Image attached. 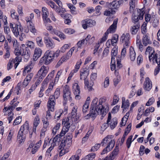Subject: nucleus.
Returning a JSON list of instances; mask_svg holds the SVG:
<instances>
[{
  "label": "nucleus",
  "instance_id": "nucleus-1",
  "mask_svg": "<svg viewBox=\"0 0 160 160\" xmlns=\"http://www.w3.org/2000/svg\"><path fill=\"white\" fill-rule=\"evenodd\" d=\"M106 98L105 97L100 98L99 100V102L97 104L98 99L97 98H95L92 101L90 113L88 116L94 118L98 114L102 115V116L106 115L108 111V104L106 102Z\"/></svg>",
  "mask_w": 160,
  "mask_h": 160
},
{
  "label": "nucleus",
  "instance_id": "nucleus-2",
  "mask_svg": "<svg viewBox=\"0 0 160 160\" xmlns=\"http://www.w3.org/2000/svg\"><path fill=\"white\" fill-rule=\"evenodd\" d=\"M28 129L29 124L26 121L23 125L21 127L18 134L17 141L19 144H23L25 141Z\"/></svg>",
  "mask_w": 160,
  "mask_h": 160
},
{
  "label": "nucleus",
  "instance_id": "nucleus-3",
  "mask_svg": "<svg viewBox=\"0 0 160 160\" xmlns=\"http://www.w3.org/2000/svg\"><path fill=\"white\" fill-rule=\"evenodd\" d=\"M145 53L149 54V60L150 62H153L159 58L160 59V52H158L155 53L153 49L150 47L148 46L147 48Z\"/></svg>",
  "mask_w": 160,
  "mask_h": 160
},
{
  "label": "nucleus",
  "instance_id": "nucleus-4",
  "mask_svg": "<svg viewBox=\"0 0 160 160\" xmlns=\"http://www.w3.org/2000/svg\"><path fill=\"white\" fill-rule=\"evenodd\" d=\"M63 106L66 105L68 101L70 102L72 101V98L69 87L67 85L64 86L63 88Z\"/></svg>",
  "mask_w": 160,
  "mask_h": 160
},
{
  "label": "nucleus",
  "instance_id": "nucleus-5",
  "mask_svg": "<svg viewBox=\"0 0 160 160\" xmlns=\"http://www.w3.org/2000/svg\"><path fill=\"white\" fill-rule=\"evenodd\" d=\"M60 50L58 49L56 52L48 50L44 54L45 57L46 58V63L49 64L54 58H57L59 55Z\"/></svg>",
  "mask_w": 160,
  "mask_h": 160
},
{
  "label": "nucleus",
  "instance_id": "nucleus-6",
  "mask_svg": "<svg viewBox=\"0 0 160 160\" xmlns=\"http://www.w3.org/2000/svg\"><path fill=\"white\" fill-rule=\"evenodd\" d=\"M118 20V18H116L114 20L113 24L107 30L106 32L104 33V36L101 39L100 41L101 43H102L105 41V40L107 39L109 33H113L115 32V30L117 28V24Z\"/></svg>",
  "mask_w": 160,
  "mask_h": 160
},
{
  "label": "nucleus",
  "instance_id": "nucleus-7",
  "mask_svg": "<svg viewBox=\"0 0 160 160\" xmlns=\"http://www.w3.org/2000/svg\"><path fill=\"white\" fill-rule=\"evenodd\" d=\"M137 12V15L135 14L132 17V21L134 23V24H139V21L140 19L142 20L143 19V15L145 13V12L143 9L138 10Z\"/></svg>",
  "mask_w": 160,
  "mask_h": 160
},
{
  "label": "nucleus",
  "instance_id": "nucleus-8",
  "mask_svg": "<svg viewBox=\"0 0 160 160\" xmlns=\"http://www.w3.org/2000/svg\"><path fill=\"white\" fill-rule=\"evenodd\" d=\"M21 61V58L18 57L14 59L11 58L9 59V62L7 64V69L8 70H10L12 67V64L15 63V68L16 69L19 64V62Z\"/></svg>",
  "mask_w": 160,
  "mask_h": 160
},
{
  "label": "nucleus",
  "instance_id": "nucleus-9",
  "mask_svg": "<svg viewBox=\"0 0 160 160\" xmlns=\"http://www.w3.org/2000/svg\"><path fill=\"white\" fill-rule=\"evenodd\" d=\"M130 36L128 33L123 34L120 38V42L123 44L124 47H128L130 43Z\"/></svg>",
  "mask_w": 160,
  "mask_h": 160
},
{
  "label": "nucleus",
  "instance_id": "nucleus-10",
  "mask_svg": "<svg viewBox=\"0 0 160 160\" xmlns=\"http://www.w3.org/2000/svg\"><path fill=\"white\" fill-rule=\"evenodd\" d=\"M10 27L12 28V32L14 36L17 37L21 32H22L21 29V26L20 25L13 24L12 23L10 24Z\"/></svg>",
  "mask_w": 160,
  "mask_h": 160
},
{
  "label": "nucleus",
  "instance_id": "nucleus-11",
  "mask_svg": "<svg viewBox=\"0 0 160 160\" xmlns=\"http://www.w3.org/2000/svg\"><path fill=\"white\" fill-rule=\"evenodd\" d=\"M49 70V68L44 66H42L36 75L37 77L43 78L46 75Z\"/></svg>",
  "mask_w": 160,
  "mask_h": 160
},
{
  "label": "nucleus",
  "instance_id": "nucleus-12",
  "mask_svg": "<svg viewBox=\"0 0 160 160\" xmlns=\"http://www.w3.org/2000/svg\"><path fill=\"white\" fill-rule=\"evenodd\" d=\"M82 27L84 29H86L88 27H92L96 24V22L91 19H85L82 21Z\"/></svg>",
  "mask_w": 160,
  "mask_h": 160
},
{
  "label": "nucleus",
  "instance_id": "nucleus-13",
  "mask_svg": "<svg viewBox=\"0 0 160 160\" xmlns=\"http://www.w3.org/2000/svg\"><path fill=\"white\" fill-rule=\"evenodd\" d=\"M74 47L71 48L67 54L63 56L61 58L60 60L58 62L57 64L59 65H60L63 62H65L68 60L71 57L72 53L74 51Z\"/></svg>",
  "mask_w": 160,
  "mask_h": 160
},
{
  "label": "nucleus",
  "instance_id": "nucleus-14",
  "mask_svg": "<svg viewBox=\"0 0 160 160\" xmlns=\"http://www.w3.org/2000/svg\"><path fill=\"white\" fill-rule=\"evenodd\" d=\"M55 104V99L53 98V96H50L47 105L48 109L51 110V112H53L54 110Z\"/></svg>",
  "mask_w": 160,
  "mask_h": 160
},
{
  "label": "nucleus",
  "instance_id": "nucleus-15",
  "mask_svg": "<svg viewBox=\"0 0 160 160\" xmlns=\"http://www.w3.org/2000/svg\"><path fill=\"white\" fill-rule=\"evenodd\" d=\"M115 145V142L114 140L110 141L107 145L101 152V154H104L107 152H109L114 147Z\"/></svg>",
  "mask_w": 160,
  "mask_h": 160
},
{
  "label": "nucleus",
  "instance_id": "nucleus-16",
  "mask_svg": "<svg viewBox=\"0 0 160 160\" xmlns=\"http://www.w3.org/2000/svg\"><path fill=\"white\" fill-rule=\"evenodd\" d=\"M144 89L148 91L150 90L152 87V82L148 77L145 78L143 84Z\"/></svg>",
  "mask_w": 160,
  "mask_h": 160
},
{
  "label": "nucleus",
  "instance_id": "nucleus-17",
  "mask_svg": "<svg viewBox=\"0 0 160 160\" xmlns=\"http://www.w3.org/2000/svg\"><path fill=\"white\" fill-rule=\"evenodd\" d=\"M45 43L48 48L52 49L55 46L54 44L52 42V40L50 37H44Z\"/></svg>",
  "mask_w": 160,
  "mask_h": 160
},
{
  "label": "nucleus",
  "instance_id": "nucleus-18",
  "mask_svg": "<svg viewBox=\"0 0 160 160\" xmlns=\"http://www.w3.org/2000/svg\"><path fill=\"white\" fill-rule=\"evenodd\" d=\"M42 51L39 48H36L33 56V58L34 61L37 60L42 54Z\"/></svg>",
  "mask_w": 160,
  "mask_h": 160
},
{
  "label": "nucleus",
  "instance_id": "nucleus-19",
  "mask_svg": "<svg viewBox=\"0 0 160 160\" xmlns=\"http://www.w3.org/2000/svg\"><path fill=\"white\" fill-rule=\"evenodd\" d=\"M121 2V1L117 0L113 1L110 4L109 7L110 8L114 10L117 9L119 8Z\"/></svg>",
  "mask_w": 160,
  "mask_h": 160
},
{
  "label": "nucleus",
  "instance_id": "nucleus-20",
  "mask_svg": "<svg viewBox=\"0 0 160 160\" xmlns=\"http://www.w3.org/2000/svg\"><path fill=\"white\" fill-rule=\"evenodd\" d=\"M142 42L143 44L145 46L151 44L152 42L150 40V37H149L148 34H144L142 38Z\"/></svg>",
  "mask_w": 160,
  "mask_h": 160
},
{
  "label": "nucleus",
  "instance_id": "nucleus-21",
  "mask_svg": "<svg viewBox=\"0 0 160 160\" xmlns=\"http://www.w3.org/2000/svg\"><path fill=\"white\" fill-rule=\"evenodd\" d=\"M89 69L85 68L83 69L82 71H81L80 75V79L82 80L83 79L87 78L89 74Z\"/></svg>",
  "mask_w": 160,
  "mask_h": 160
},
{
  "label": "nucleus",
  "instance_id": "nucleus-22",
  "mask_svg": "<svg viewBox=\"0 0 160 160\" xmlns=\"http://www.w3.org/2000/svg\"><path fill=\"white\" fill-rule=\"evenodd\" d=\"M151 23L153 27L157 28L159 25V20L155 16H152L151 20Z\"/></svg>",
  "mask_w": 160,
  "mask_h": 160
},
{
  "label": "nucleus",
  "instance_id": "nucleus-23",
  "mask_svg": "<svg viewBox=\"0 0 160 160\" xmlns=\"http://www.w3.org/2000/svg\"><path fill=\"white\" fill-rule=\"evenodd\" d=\"M129 56L132 61H134L136 58V53L134 48L131 47L129 49Z\"/></svg>",
  "mask_w": 160,
  "mask_h": 160
},
{
  "label": "nucleus",
  "instance_id": "nucleus-24",
  "mask_svg": "<svg viewBox=\"0 0 160 160\" xmlns=\"http://www.w3.org/2000/svg\"><path fill=\"white\" fill-rule=\"evenodd\" d=\"M71 122V121H70L68 118L63 119L62 121V124H64L63 128H64V129H67V130L68 131L70 127L72 125V123Z\"/></svg>",
  "mask_w": 160,
  "mask_h": 160
},
{
  "label": "nucleus",
  "instance_id": "nucleus-25",
  "mask_svg": "<svg viewBox=\"0 0 160 160\" xmlns=\"http://www.w3.org/2000/svg\"><path fill=\"white\" fill-rule=\"evenodd\" d=\"M4 49L6 51V52L5 54L4 55V58L5 59L8 58L10 57V52L9 50L10 48L8 46V42L7 41H5V44L4 45Z\"/></svg>",
  "mask_w": 160,
  "mask_h": 160
},
{
  "label": "nucleus",
  "instance_id": "nucleus-26",
  "mask_svg": "<svg viewBox=\"0 0 160 160\" xmlns=\"http://www.w3.org/2000/svg\"><path fill=\"white\" fill-rule=\"evenodd\" d=\"M118 147H116L114 150L111 154L110 156L108 157V160H113L116 157L117 155L118 154Z\"/></svg>",
  "mask_w": 160,
  "mask_h": 160
},
{
  "label": "nucleus",
  "instance_id": "nucleus-27",
  "mask_svg": "<svg viewBox=\"0 0 160 160\" xmlns=\"http://www.w3.org/2000/svg\"><path fill=\"white\" fill-rule=\"evenodd\" d=\"M129 106V102L128 100L127 99L125 100V98L124 97H122V105L121 108H123V110L125 109L128 108Z\"/></svg>",
  "mask_w": 160,
  "mask_h": 160
},
{
  "label": "nucleus",
  "instance_id": "nucleus-28",
  "mask_svg": "<svg viewBox=\"0 0 160 160\" xmlns=\"http://www.w3.org/2000/svg\"><path fill=\"white\" fill-rule=\"evenodd\" d=\"M140 25L139 24H134L131 28V32L132 34H136L138 30Z\"/></svg>",
  "mask_w": 160,
  "mask_h": 160
},
{
  "label": "nucleus",
  "instance_id": "nucleus-29",
  "mask_svg": "<svg viewBox=\"0 0 160 160\" xmlns=\"http://www.w3.org/2000/svg\"><path fill=\"white\" fill-rule=\"evenodd\" d=\"M83 79L84 80L85 88L88 89L89 91H91L92 89V87L93 85V82H91L89 84L87 78Z\"/></svg>",
  "mask_w": 160,
  "mask_h": 160
},
{
  "label": "nucleus",
  "instance_id": "nucleus-30",
  "mask_svg": "<svg viewBox=\"0 0 160 160\" xmlns=\"http://www.w3.org/2000/svg\"><path fill=\"white\" fill-rule=\"evenodd\" d=\"M95 38L94 37H91V36L90 35H88L85 39V43L86 44H92L94 41Z\"/></svg>",
  "mask_w": 160,
  "mask_h": 160
},
{
  "label": "nucleus",
  "instance_id": "nucleus-31",
  "mask_svg": "<svg viewBox=\"0 0 160 160\" xmlns=\"http://www.w3.org/2000/svg\"><path fill=\"white\" fill-rule=\"evenodd\" d=\"M152 62L153 64L156 63L158 64V66L155 68L154 72V75H156L160 70V59L159 58L158 60L154 61V62Z\"/></svg>",
  "mask_w": 160,
  "mask_h": 160
},
{
  "label": "nucleus",
  "instance_id": "nucleus-32",
  "mask_svg": "<svg viewBox=\"0 0 160 160\" xmlns=\"http://www.w3.org/2000/svg\"><path fill=\"white\" fill-rule=\"evenodd\" d=\"M72 89L74 94H80V87L78 83H75L73 84L72 86Z\"/></svg>",
  "mask_w": 160,
  "mask_h": 160
},
{
  "label": "nucleus",
  "instance_id": "nucleus-33",
  "mask_svg": "<svg viewBox=\"0 0 160 160\" xmlns=\"http://www.w3.org/2000/svg\"><path fill=\"white\" fill-rule=\"evenodd\" d=\"M111 69L112 71L115 70V74L117 75L118 72H117L118 70L117 67H116L115 65V61L113 59H111Z\"/></svg>",
  "mask_w": 160,
  "mask_h": 160
},
{
  "label": "nucleus",
  "instance_id": "nucleus-34",
  "mask_svg": "<svg viewBox=\"0 0 160 160\" xmlns=\"http://www.w3.org/2000/svg\"><path fill=\"white\" fill-rule=\"evenodd\" d=\"M112 140H111L110 136H108L103 139L101 143V144L102 145V146H105L107 144H108L109 143L110 141Z\"/></svg>",
  "mask_w": 160,
  "mask_h": 160
},
{
  "label": "nucleus",
  "instance_id": "nucleus-35",
  "mask_svg": "<svg viewBox=\"0 0 160 160\" xmlns=\"http://www.w3.org/2000/svg\"><path fill=\"white\" fill-rule=\"evenodd\" d=\"M118 123V120L116 118H113L111 120L110 123H109L110 127L112 129H113L116 126Z\"/></svg>",
  "mask_w": 160,
  "mask_h": 160
},
{
  "label": "nucleus",
  "instance_id": "nucleus-36",
  "mask_svg": "<svg viewBox=\"0 0 160 160\" xmlns=\"http://www.w3.org/2000/svg\"><path fill=\"white\" fill-rule=\"evenodd\" d=\"M65 147H66V148L69 147L71 144L72 140L63 138L62 141Z\"/></svg>",
  "mask_w": 160,
  "mask_h": 160
},
{
  "label": "nucleus",
  "instance_id": "nucleus-37",
  "mask_svg": "<svg viewBox=\"0 0 160 160\" xmlns=\"http://www.w3.org/2000/svg\"><path fill=\"white\" fill-rule=\"evenodd\" d=\"M36 43L38 45L39 47H42L43 46V42L42 41V37L39 36L36 39Z\"/></svg>",
  "mask_w": 160,
  "mask_h": 160
},
{
  "label": "nucleus",
  "instance_id": "nucleus-38",
  "mask_svg": "<svg viewBox=\"0 0 160 160\" xmlns=\"http://www.w3.org/2000/svg\"><path fill=\"white\" fill-rule=\"evenodd\" d=\"M41 144V141H40L38 143L36 144L34 148H32L31 152L32 154H35L37 151L38 149L39 148Z\"/></svg>",
  "mask_w": 160,
  "mask_h": 160
},
{
  "label": "nucleus",
  "instance_id": "nucleus-39",
  "mask_svg": "<svg viewBox=\"0 0 160 160\" xmlns=\"http://www.w3.org/2000/svg\"><path fill=\"white\" fill-rule=\"evenodd\" d=\"M67 5L69 8L71 10V12L72 14H76L77 13L76 11L75 7L70 3L67 4Z\"/></svg>",
  "mask_w": 160,
  "mask_h": 160
},
{
  "label": "nucleus",
  "instance_id": "nucleus-40",
  "mask_svg": "<svg viewBox=\"0 0 160 160\" xmlns=\"http://www.w3.org/2000/svg\"><path fill=\"white\" fill-rule=\"evenodd\" d=\"M118 53V49L116 47L113 48L111 51V59L115 60V57Z\"/></svg>",
  "mask_w": 160,
  "mask_h": 160
},
{
  "label": "nucleus",
  "instance_id": "nucleus-41",
  "mask_svg": "<svg viewBox=\"0 0 160 160\" xmlns=\"http://www.w3.org/2000/svg\"><path fill=\"white\" fill-rule=\"evenodd\" d=\"M115 11L111 8L108 10H106L104 12V14L106 16H109L111 14H113L115 13Z\"/></svg>",
  "mask_w": 160,
  "mask_h": 160
},
{
  "label": "nucleus",
  "instance_id": "nucleus-42",
  "mask_svg": "<svg viewBox=\"0 0 160 160\" xmlns=\"http://www.w3.org/2000/svg\"><path fill=\"white\" fill-rule=\"evenodd\" d=\"M135 0H130L129 3L130 12L131 13H133L134 8H135Z\"/></svg>",
  "mask_w": 160,
  "mask_h": 160
},
{
  "label": "nucleus",
  "instance_id": "nucleus-43",
  "mask_svg": "<svg viewBox=\"0 0 160 160\" xmlns=\"http://www.w3.org/2000/svg\"><path fill=\"white\" fill-rule=\"evenodd\" d=\"M60 138V136L58 135H57L54 138H51L48 142L49 144H52L53 143L55 144V146H56V142L58 141V138Z\"/></svg>",
  "mask_w": 160,
  "mask_h": 160
},
{
  "label": "nucleus",
  "instance_id": "nucleus-44",
  "mask_svg": "<svg viewBox=\"0 0 160 160\" xmlns=\"http://www.w3.org/2000/svg\"><path fill=\"white\" fill-rule=\"evenodd\" d=\"M96 156L95 154L92 153L88 154L85 157V160H92L95 158Z\"/></svg>",
  "mask_w": 160,
  "mask_h": 160
},
{
  "label": "nucleus",
  "instance_id": "nucleus-45",
  "mask_svg": "<svg viewBox=\"0 0 160 160\" xmlns=\"http://www.w3.org/2000/svg\"><path fill=\"white\" fill-rule=\"evenodd\" d=\"M133 136L132 135L130 136L127 139L126 141V145L128 148H129L131 146V145L132 142L133 141L132 140Z\"/></svg>",
  "mask_w": 160,
  "mask_h": 160
},
{
  "label": "nucleus",
  "instance_id": "nucleus-46",
  "mask_svg": "<svg viewBox=\"0 0 160 160\" xmlns=\"http://www.w3.org/2000/svg\"><path fill=\"white\" fill-rule=\"evenodd\" d=\"M29 29L31 32L33 33L34 35L37 33V30L36 29L32 23L29 24Z\"/></svg>",
  "mask_w": 160,
  "mask_h": 160
},
{
  "label": "nucleus",
  "instance_id": "nucleus-47",
  "mask_svg": "<svg viewBox=\"0 0 160 160\" xmlns=\"http://www.w3.org/2000/svg\"><path fill=\"white\" fill-rule=\"evenodd\" d=\"M60 94V89L57 88L54 92V95L53 96V98L54 99H57L59 97Z\"/></svg>",
  "mask_w": 160,
  "mask_h": 160
},
{
  "label": "nucleus",
  "instance_id": "nucleus-48",
  "mask_svg": "<svg viewBox=\"0 0 160 160\" xmlns=\"http://www.w3.org/2000/svg\"><path fill=\"white\" fill-rule=\"evenodd\" d=\"M128 133L129 132H128V131H127V130H125L124 133L123 135L121 141L120 142V144L121 146L123 144L124 142L126 137L128 135Z\"/></svg>",
  "mask_w": 160,
  "mask_h": 160
},
{
  "label": "nucleus",
  "instance_id": "nucleus-49",
  "mask_svg": "<svg viewBox=\"0 0 160 160\" xmlns=\"http://www.w3.org/2000/svg\"><path fill=\"white\" fill-rule=\"evenodd\" d=\"M118 36L117 35H116L112 38V39L111 40V41L112 44L113 46H115L116 45V43L118 41Z\"/></svg>",
  "mask_w": 160,
  "mask_h": 160
},
{
  "label": "nucleus",
  "instance_id": "nucleus-50",
  "mask_svg": "<svg viewBox=\"0 0 160 160\" xmlns=\"http://www.w3.org/2000/svg\"><path fill=\"white\" fill-rule=\"evenodd\" d=\"M26 45L31 49H33L34 48V43L32 41H28L26 42Z\"/></svg>",
  "mask_w": 160,
  "mask_h": 160
},
{
  "label": "nucleus",
  "instance_id": "nucleus-51",
  "mask_svg": "<svg viewBox=\"0 0 160 160\" xmlns=\"http://www.w3.org/2000/svg\"><path fill=\"white\" fill-rule=\"evenodd\" d=\"M19 103L18 101L15 102V103L11 105V106L8 107V109H10L11 110V112H12L17 107Z\"/></svg>",
  "mask_w": 160,
  "mask_h": 160
},
{
  "label": "nucleus",
  "instance_id": "nucleus-52",
  "mask_svg": "<svg viewBox=\"0 0 160 160\" xmlns=\"http://www.w3.org/2000/svg\"><path fill=\"white\" fill-rule=\"evenodd\" d=\"M51 145L50 147L48 149L46 152V154L47 155H49V154L50 153L51 151L56 146L55 144L54 143L52 144H49Z\"/></svg>",
  "mask_w": 160,
  "mask_h": 160
},
{
  "label": "nucleus",
  "instance_id": "nucleus-53",
  "mask_svg": "<svg viewBox=\"0 0 160 160\" xmlns=\"http://www.w3.org/2000/svg\"><path fill=\"white\" fill-rule=\"evenodd\" d=\"M22 121L21 117L20 116L17 117L13 123L14 125H16L20 124Z\"/></svg>",
  "mask_w": 160,
  "mask_h": 160
},
{
  "label": "nucleus",
  "instance_id": "nucleus-54",
  "mask_svg": "<svg viewBox=\"0 0 160 160\" xmlns=\"http://www.w3.org/2000/svg\"><path fill=\"white\" fill-rule=\"evenodd\" d=\"M39 116L37 115L34 119L33 122V125L35 126H37L39 123Z\"/></svg>",
  "mask_w": 160,
  "mask_h": 160
},
{
  "label": "nucleus",
  "instance_id": "nucleus-55",
  "mask_svg": "<svg viewBox=\"0 0 160 160\" xmlns=\"http://www.w3.org/2000/svg\"><path fill=\"white\" fill-rule=\"evenodd\" d=\"M147 23L144 22L142 26V33L143 34H145L147 31Z\"/></svg>",
  "mask_w": 160,
  "mask_h": 160
},
{
  "label": "nucleus",
  "instance_id": "nucleus-56",
  "mask_svg": "<svg viewBox=\"0 0 160 160\" xmlns=\"http://www.w3.org/2000/svg\"><path fill=\"white\" fill-rule=\"evenodd\" d=\"M138 40L137 41V44L138 47L140 51L142 52L143 50V46L142 44L141 40H139V39H138Z\"/></svg>",
  "mask_w": 160,
  "mask_h": 160
},
{
  "label": "nucleus",
  "instance_id": "nucleus-57",
  "mask_svg": "<svg viewBox=\"0 0 160 160\" xmlns=\"http://www.w3.org/2000/svg\"><path fill=\"white\" fill-rule=\"evenodd\" d=\"M64 32L68 34H71L75 32V30L71 28H66L64 29Z\"/></svg>",
  "mask_w": 160,
  "mask_h": 160
},
{
  "label": "nucleus",
  "instance_id": "nucleus-58",
  "mask_svg": "<svg viewBox=\"0 0 160 160\" xmlns=\"http://www.w3.org/2000/svg\"><path fill=\"white\" fill-rule=\"evenodd\" d=\"M46 3L53 9H54L56 6L55 3L51 0L47 1L46 2Z\"/></svg>",
  "mask_w": 160,
  "mask_h": 160
},
{
  "label": "nucleus",
  "instance_id": "nucleus-59",
  "mask_svg": "<svg viewBox=\"0 0 160 160\" xmlns=\"http://www.w3.org/2000/svg\"><path fill=\"white\" fill-rule=\"evenodd\" d=\"M82 62L81 60H80L78 61L75 66V69L73 70H76L77 72L79 69Z\"/></svg>",
  "mask_w": 160,
  "mask_h": 160
},
{
  "label": "nucleus",
  "instance_id": "nucleus-60",
  "mask_svg": "<svg viewBox=\"0 0 160 160\" xmlns=\"http://www.w3.org/2000/svg\"><path fill=\"white\" fill-rule=\"evenodd\" d=\"M155 101V100L152 97L149 98L148 101L146 103V105L147 106H149L152 105Z\"/></svg>",
  "mask_w": 160,
  "mask_h": 160
},
{
  "label": "nucleus",
  "instance_id": "nucleus-61",
  "mask_svg": "<svg viewBox=\"0 0 160 160\" xmlns=\"http://www.w3.org/2000/svg\"><path fill=\"white\" fill-rule=\"evenodd\" d=\"M15 10H12L11 11V16L12 18L16 19H18V16L16 15Z\"/></svg>",
  "mask_w": 160,
  "mask_h": 160
},
{
  "label": "nucleus",
  "instance_id": "nucleus-62",
  "mask_svg": "<svg viewBox=\"0 0 160 160\" xmlns=\"http://www.w3.org/2000/svg\"><path fill=\"white\" fill-rule=\"evenodd\" d=\"M109 51V48L108 47L104 49L102 56V58L104 57H106L108 56Z\"/></svg>",
  "mask_w": 160,
  "mask_h": 160
},
{
  "label": "nucleus",
  "instance_id": "nucleus-63",
  "mask_svg": "<svg viewBox=\"0 0 160 160\" xmlns=\"http://www.w3.org/2000/svg\"><path fill=\"white\" fill-rule=\"evenodd\" d=\"M42 16L48 15L49 13L47 8L45 7H43L42 8Z\"/></svg>",
  "mask_w": 160,
  "mask_h": 160
},
{
  "label": "nucleus",
  "instance_id": "nucleus-64",
  "mask_svg": "<svg viewBox=\"0 0 160 160\" xmlns=\"http://www.w3.org/2000/svg\"><path fill=\"white\" fill-rule=\"evenodd\" d=\"M10 155V153L8 152L5 154L0 159V160H10L9 159L7 160Z\"/></svg>",
  "mask_w": 160,
  "mask_h": 160
}]
</instances>
